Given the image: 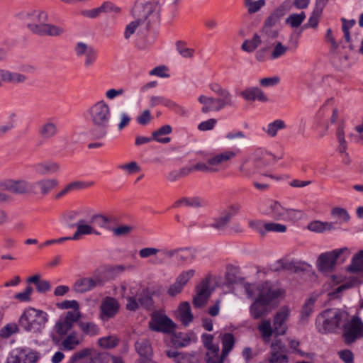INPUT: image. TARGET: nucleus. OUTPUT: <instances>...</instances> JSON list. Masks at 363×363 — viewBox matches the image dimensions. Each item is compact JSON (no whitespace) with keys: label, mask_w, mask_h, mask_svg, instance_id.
Returning a JSON list of instances; mask_svg holds the SVG:
<instances>
[{"label":"nucleus","mask_w":363,"mask_h":363,"mask_svg":"<svg viewBox=\"0 0 363 363\" xmlns=\"http://www.w3.org/2000/svg\"><path fill=\"white\" fill-rule=\"evenodd\" d=\"M316 300L317 297L312 296L306 301L301 312V318H307L311 315L313 311L314 304Z\"/></svg>","instance_id":"47"},{"label":"nucleus","mask_w":363,"mask_h":363,"mask_svg":"<svg viewBox=\"0 0 363 363\" xmlns=\"http://www.w3.org/2000/svg\"><path fill=\"white\" fill-rule=\"evenodd\" d=\"M106 281L104 272L97 270L90 277H82L77 279L73 286V289L78 293H84L96 287L104 286Z\"/></svg>","instance_id":"7"},{"label":"nucleus","mask_w":363,"mask_h":363,"mask_svg":"<svg viewBox=\"0 0 363 363\" xmlns=\"http://www.w3.org/2000/svg\"><path fill=\"white\" fill-rule=\"evenodd\" d=\"M20 18L28 29L39 36L58 37L65 33L62 26L46 23L48 15L41 10H31L20 14Z\"/></svg>","instance_id":"2"},{"label":"nucleus","mask_w":363,"mask_h":363,"mask_svg":"<svg viewBox=\"0 0 363 363\" xmlns=\"http://www.w3.org/2000/svg\"><path fill=\"white\" fill-rule=\"evenodd\" d=\"M178 312L179 319L184 325H188L192 321L193 315L188 302L181 303L179 306Z\"/></svg>","instance_id":"30"},{"label":"nucleus","mask_w":363,"mask_h":363,"mask_svg":"<svg viewBox=\"0 0 363 363\" xmlns=\"http://www.w3.org/2000/svg\"><path fill=\"white\" fill-rule=\"evenodd\" d=\"M258 167L252 159L245 160L240 166V170L245 176H250L254 174Z\"/></svg>","instance_id":"53"},{"label":"nucleus","mask_w":363,"mask_h":363,"mask_svg":"<svg viewBox=\"0 0 363 363\" xmlns=\"http://www.w3.org/2000/svg\"><path fill=\"white\" fill-rule=\"evenodd\" d=\"M27 79V77L17 72H11L9 70L0 69V87L3 82L5 83H22Z\"/></svg>","instance_id":"25"},{"label":"nucleus","mask_w":363,"mask_h":363,"mask_svg":"<svg viewBox=\"0 0 363 363\" xmlns=\"http://www.w3.org/2000/svg\"><path fill=\"white\" fill-rule=\"evenodd\" d=\"M135 349L140 356V359L152 357V349L150 341L147 339H140L135 342Z\"/></svg>","instance_id":"29"},{"label":"nucleus","mask_w":363,"mask_h":363,"mask_svg":"<svg viewBox=\"0 0 363 363\" xmlns=\"http://www.w3.org/2000/svg\"><path fill=\"white\" fill-rule=\"evenodd\" d=\"M265 222L261 220H250L248 222L249 227L257 232L262 237L264 236Z\"/></svg>","instance_id":"59"},{"label":"nucleus","mask_w":363,"mask_h":363,"mask_svg":"<svg viewBox=\"0 0 363 363\" xmlns=\"http://www.w3.org/2000/svg\"><path fill=\"white\" fill-rule=\"evenodd\" d=\"M57 133V128L56 123L50 121L43 124L39 128V135L45 139L55 136Z\"/></svg>","instance_id":"32"},{"label":"nucleus","mask_w":363,"mask_h":363,"mask_svg":"<svg viewBox=\"0 0 363 363\" xmlns=\"http://www.w3.org/2000/svg\"><path fill=\"white\" fill-rule=\"evenodd\" d=\"M342 337L345 344L350 345L357 340L363 338V322L359 316H353L342 324Z\"/></svg>","instance_id":"6"},{"label":"nucleus","mask_w":363,"mask_h":363,"mask_svg":"<svg viewBox=\"0 0 363 363\" xmlns=\"http://www.w3.org/2000/svg\"><path fill=\"white\" fill-rule=\"evenodd\" d=\"M113 220V216H105L101 214L94 215L91 218V222H95L99 226L105 228L107 225Z\"/></svg>","instance_id":"58"},{"label":"nucleus","mask_w":363,"mask_h":363,"mask_svg":"<svg viewBox=\"0 0 363 363\" xmlns=\"http://www.w3.org/2000/svg\"><path fill=\"white\" fill-rule=\"evenodd\" d=\"M306 18L305 12L302 11L300 13L291 14L286 19V23L291 28H298L301 26Z\"/></svg>","instance_id":"49"},{"label":"nucleus","mask_w":363,"mask_h":363,"mask_svg":"<svg viewBox=\"0 0 363 363\" xmlns=\"http://www.w3.org/2000/svg\"><path fill=\"white\" fill-rule=\"evenodd\" d=\"M322 13L323 12H321L320 9H314L308 21V23L305 25V27L316 28L319 23Z\"/></svg>","instance_id":"54"},{"label":"nucleus","mask_w":363,"mask_h":363,"mask_svg":"<svg viewBox=\"0 0 363 363\" xmlns=\"http://www.w3.org/2000/svg\"><path fill=\"white\" fill-rule=\"evenodd\" d=\"M35 362L33 353H26L23 349L13 350L9 354L6 363H34Z\"/></svg>","instance_id":"17"},{"label":"nucleus","mask_w":363,"mask_h":363,"mask_svg":"<svg viewBox=\"0 0 363 363\" xmlns=\"http://www.w3.org/2000/svg\"><path fill=\"white\" fill-rule=\"evenodd\" d=\"M86 186L81 182H74L68 184L65 186L61 191H60L57 195L56 198L60 199L61 197L65 196V195L69 194L76 190L82 189L85 188Z\"/></svg>","instance_id":"42"},{"label":"nucleus","mask_w":363,"mask_h":363,"mask_svg":"<svg viewBox=\"0 0 363 363\" xmlns=\"http://www.w3.org/2000/svg\"><path fill=\"white\" fill-rule=\"evenodd\" d=\"M290 315V309L288 306L281 307L275 314L273 320L274 333L276 335H283L287 330L286 324Z\"/></svg>","instance_id":"14"},{"label":"nucleus","mask_w":363,"mask_h":363,"mask_svg":"<svg viewBox=\"0 0 363 363\" xmlns=\"http://www.w3.org/2000/svg\"><path fill=\"white\" fill-rule=\"evenodd\" d=\"M240 152V149H228L215 155L209 159V164L212 165L213 170L218 172L224 168L225 165L235 158Z\"/></svg>","instance_id":"11"},{"label":"nucleus","mask_w":363,"mask_h":363,"mask_svg":"<svg viewBox=\"0 0 363 363\" xmlns=\"http://www.w3.org/2000/svg\"><path fill=\"white\" fill-rule=\"evenodd\" d=\"M27 282L29 284H34L36 286V289L40 293H45L50 289V284L48 281L40 280V275L35 274L30 277L27 279Z\"/></svg>","instance_id":"36"},{"label":"nucleus","mask_w":363,"mask_h":363,"mask_svg":"<svg viewBox=\"0 0 363 363\" xmlns=\"http://www.w3.org/2000/svg\"><path fill=\"white\" fill-rule=\"evenodd\" d=\"M347 320V313L337 309H326L315 320L316 328L322 334L333 333Z\"/></svg>","instance_id":"3"},{"label":"nucleus","mask_w":363,"mask_h":363,"mask_svg":"<svg viewBox=\"0 0 363 363\" xmlns=\"http://www.w3.org/2000/svg\"><path fill=\"white\" fill-rule=\"evenodd\" d=\"M198 101L202 104L201 112L207 113L212 111H219L224 108L217 98L208 97L201 95L199 97Z\"/></svg>","instance_id":"22"},{"label":"nucleus","mask_w":363,"mask_h":363,"mask_svg":"<svg viewBox=\"0 0 363 363\" xmlns=\"http://www.w3.org/2000/svg\"><path fill=\"white\" fill-rule=\"evenodd\" d=\"M240 96L248 101H259L261 102H267V96L258 87H248L238 94Z\"/></svg>","instance_id":"19"},{"label":"nucleus","mask_w":363,"mask_h":363,"mask_svg":"<svg viewBox=\"0 0 363 363\" xmlns=\"http://www.w3.org/2000/svg\"><path fill=\"white\" fill-rule=\"evenodd\" d=\"M223 356L227 357L229 352L233 350L235 345V337L232 333H227L223 335L221 337Z\"/></svg>","instance_id":"38"},{"label":"nucleus","mask_w":363,"mask_h":363,"mask_svg":"<svg viewBox=\"0 0 363 363\" xmlns=\"http://www.w3.org/2000/svg\"><path fill=\"white\" fill-rule=\"evenodd\" d=\"M261 43L260 36L255 33L251 40H245L243 42L242 49L245 52H252L258 48Z\"/></svg>","instance_id":"43"},{"label":"nucleus","mask_w":363,"mask_h":363,"mask_svg":"<svg viewBox=\"0 0 363 363\" xmlns=\"http://www.w3.org/2000/svg\"><path fill=\"white\" fill-rule=\"evenodd\" d=\"M303 212L301 210L285 208L284 216L282 220L296 222L302 218Z\"/></svg>","instance_id":"48"},{"label":"nucleus","mask_w":363,"mask_h":363,"mask_svg":"<svg viewBox=\"0 0 363 363\" xmlns=\"http://www.w3.org/2000/svg\"><path fill=\"white\" fill-rule=\"evenodd\" d=\"M94 233H96V231L90 225L84 224V220H79L74 235L70 238L71 240H77L80 235H91Z\"/></svg>","instance_id":"39"},{"label":"nucleus","mask_w":363,"mask_h":363,"mask_svg":"<svg viewBox=\"0 0 363 363\" xmlns=\"http://www.w3.org/2000/svg\"><path fill=\"white\" fill-rule=\"evenodd\" d=\"M285 208L281 204L274 200H266L259 205V211L266 216L277 220H283Z\"/></svg>","instance_id":"10"},{"label":"nucleus","mask_w":363,"mask_h":363,"mask_svg":"<svg viewBox=\"0 0 363 363\" xmlns=\"http://www.w3.org/2000/svg\"><path fill=\"white\" fill-rule=\"evenodd\" d=\"M78 325L80 330L86 335L95 336L99 333V328L93 322L80 321Z\"/></svg>","instance_id":"40"},{"label":"nucleus","mask_w":363,"mask_h":363,"mask_svg":"<svg viewBox=\"0 0 363 363\" xmlns=\"http://www.w3.org/2000/svg\"><path fill=\"white\" fill-rule=\"evenodd\" d=\"M149 105L153 108L159 105H162L169 109L174 110L176 112L182 111V108L177 104L170 99L166 98L162 96H152L150 99Z\"/></svg>","instance_id":"23"},{"label":"nucleus","mask_w":363,"mask_h":363,"mask_svg":"<svg viewBox=\"0 0 363 363\" xmlns=\"http://www.w3.org/2000/svg\"><path fill=\"white\" fill-rule=\"evenodd\" d=\"M33 291V289L30 286H28L23 291L16 294L14 298L21 302H28L30 301Z\"/></svg>","instance_id":"63"},{"label":"nucleus","mask_w":363,"mask_h":363,"mask_svg":"<svg viewBox=\"0 0 363 363\" xmlns=\"http://www.w3.org/2000/svg\"><path fill=\"white\" fill-rule=\"evenodd\" d=\"M74 52L77 57H84V65L86 67L93 66L97 60V50L84 43H77L74 47Z\"/></svg>","instance_id":"12"},{"label":"nucleus","mask_w":363,"mask_h":363,"mask_svg":"<svg viewBox=\"0 0 363 363\" xmlns=\"http://www.w3.org/2000/svg\"><path fill=\"white\" fill-rule=\"evenodd\" d=\"M240 209V206L238 203L230 206L228 211L223 216L215 220L213 226L218 229L222 228L230 221L233 216L239 212Z\"/></svg>","instance_id":"26"},{"label":"nucleus","mask_w":363,"mask_h":363,"mask_svg":"<svg viewBox=\"0 0 363 363\" xmlns=\"http://www.w3.org/2000/svg\"><path fill=\"white\" fill-rule=\"evenodd\" d=\"M207 350L206 354L207 363H223V360L227 357L223 356V352L220 355L219 354V347L218 345L208 349Z\"/></svg>","instance_id":"37"},{"label":"nucleus","mask_w":363,"mask_h":363,"mask_svg":"<svg viewBox=\"0 0 363 363\" xmlns=\"http://www.w3.org/2000/svg\"><path fill=\"white\" fill-rule=\"evenodd\" d=\"M257 330L263 342L264 343L269 342L271 337L274 333V328L272 327L270 320H262L257 325Z\"/></svg>","instance_id":"27"},{"label":"nucleus","mask_w":363,"mask_h":363,"mask_svg":"<svg viewBox=\"0 0 363 363\" xmlns=\"http://www.w3.org/2000/svg\"><path fill=\"white\" fill-rule=\"evenodd\" d=\"M58 184V182L55 179H42L36 183L39 187L41 194H48L50 191L55 189Z\"/></svg>","instance_id":"41"},{"label":"nucleus","mask_w":363,"mask_h":363,"mask_svg":"<svg viewBox=\"0 0 363 363\" xmlns=\"http://www.w3.org/2000/svg\"><path fill=\"white\" fill-rule=\"evenodd\" d=\"M172 130L169 125H164L152 133V139L161 143H167L171 140L170 138L162 137V135L170 134Z\"/></svg>","instance_id":"33"},{"label":"nucleus","mask_w":363,"mask_h":363,"mask_svg":"<svg viewBox=\"0 0 363 363\" xmlns=\"http://www.w3.org/2000/svg\"><path fill=\"white\" fill-rule=\"evenodd\" d=\"M79 345V340L76 332L69 333L63 339L60 345L65 350H72Z\"/></svg>","instance_id":"35"},{"label":"nucleus","mask_w":363,"mask_h":363,"mask_svg":"<svg viewBox=\"0 0 363 363\" xmlns=\"http://www.w3.org/2000/svg\"><path fill=\"white\" fill-rule=\"evenodd\" d=\"M118 342V340L114 336L101 337L98 341L100 347L108 349L116 347Z\"/></svg>","instance_id":"57"},{"label":"nucleus","mask_w":363,"mask_h":363,"mask_svg":"<svg viewBox=\"0 0 363 363\" xmlns=\"http://www.w3.org/2000/svg\"><path fill=\"white\" fill-rule=\"evenodd\" d=\"M288 50V48L286 46H284L282 45L281 43L278 42L276 43L273 51L271 54L270 58L271 59H277L283 55H285L286 51Z\"/></svg>","instance_id":"64"},{"label":"nucleus","mask_w":363,"mask_h":363,"mask_svg":"<svg viewBox=\"0 0 363 363\" xmlns=\"http://www.w3.org/2000/svg\"><path fill=\"white\" fill-rule=\"evenodd\" d=\"M264 228V235L269 232L285 233L286 231V226L285 225L272 222L266 223Z\"/></svg>","instance_id":"56"},{"label":"nucleus","mask_w":363,"mask_h":363,"mask_svg":"<svg viewBox=\"0 0 363 363\" xmlns=\"http://www.w3.org/2000/svg\"><path fill=\"white\" fill-rule=\"evenodd\" d=\"M210 279L206 277L203 279L196 287V295L194 296L193 303L195 307L203 306L210 295L209 290Z\"/></svg>","instance_id":"16"},{"label":"nucleus","mask_w":363,"mask_h":363,"mask_svg":"<svg viewBox=\"0 0 363 363\" xmlns=\"http://www.w3.org/2000/svg\"><path fill=\"white\" fill-rule=\"evenodd\" d=\"M118 301L112 297H106L101 302L100 306L101 318L103 320H108L114 317L119 310Z\"/></svg>","instance_id":"15"},{"label":"nucleus","mask_w":363,"mask_h":363,"mask_svg":"<svg viewBox=\"0 0 363 363\" xmlns=\"http://www.w3.org/2000/svg\"><path fill=\"white\" fill-rule=\"evenodd\" d=\"M209 88L218 96L217 99L223 108L226 106H232L233 105V96L228 90L223 88L218 83H211L209 85Z\"/></svg>","instance_id":"18"},{"label":"nucleus","mask_w":363,"mask_h":363,"mask_svg":"<svg viewBox=\"0 0 363 363\" xmlns=\"http://www.w3.org/2000/svg\"><path fill=\"white\" fill-rule=\"evenodd\" d=\"M6 188L14 193L23 194L28 191L29 186L25 181H9L6 184Z\"/></svg>","instance_id":"34"},{"label":"nucleus","mask_w":363,"mask_h":363,"mask_svg":"<svg viewBox=\"0 0 363 363\" xmlns=\"http://www.w3.org/2000/svg\"><path fill=\"white\" fill-rule=\"evenodd\" d=\"M160 9L158 1L147 2L143 6V14L140 18V20H146L148 16L155 13H158Z\"/></svg>","instance_id":"44"},{"label":"nucleus","mask_w":363,"mask_h":363,"mask_svg":"<svg viewBox=\"0 0 363 363\" xmlns=\"http://www.w3.org/2000/svg\"><path fill=\"white\" fill-rule=\"evenodd\" d=\"M92 350L90 348H84L74 353L69 359V363H78L80 359L87 357L91 354Z\"/></svg>","instance_id":"60"},{"label":"nucleus","mask_w":363,"mask_h":363,"mask_svg":"<svg viewBox=\"0 0 363 363\" xmlns=\"http://www.w3.org/2000/svg\"><path fill=\"white\" fill-rule=\"evenodd\" d=\"M245 291L250 298H256L250 307V315L255 319L262 318L268 314L267 306L274 299L281 297L284 291L281 289H273L267 282L246 284Z\"/></svg>","instance_id":"1"},{"label":"nucleus","mask_w":363,"mask_h":363,"mask_svg":"<svg viewBox=\"0 0 363 363\" xmlns=\"http://www.w3.org/2000/svg\"><path fill=\"white\" fill-rule=\"evenodd\" d=\"M177 50L179 53L184 57L191 58L194 56V50L186 47V43L183 41H179L176 44Z\"/></svg>","instance_id":"55"},{"label":"nucleus","mask_w":363,"mask_h":363,"mask_svg":"<svg viewBox=\"0 0 363 363\" xmlns=\"http://www.w3.org/2000/svg\"><path fill=\"white\" fill-rule=\"evenodd\" d=\"M92 352L91 354L89 355V363H109L110 356L106 353H98L94 349L90 348Z\"/></svg>","instance_id":"52"},{"label":"nucleus","mask_w":363,"mask_h":363,"mask_svg":"<svg viewBox=\"0 0 363 363\" xmlns=\"http://www.w3.org/2000/svg\"><path fill=\"white\" fill-rule=\"evenodd\" d=\"M87 113L92 125L99 130V133L96 134V137H104L107 133L111 116L109 105L104 100L97 101L90 106Z\"/></svg>","instance_id":"5"},{"label":"nucleus","mask_w":363,"mask_h":363,"mask_svg":"<svg viewBox=\"0 0 363 363\" xmlns=\"http://www.w3.org/2000/svg\"><path fill=\"white\" fill-rule=\"evenodd\" d=\"M305 265H306V263H301L298 262L289 260L287 258H282L276 262L274 269L275 271L287 270L296 272L298 271L304 270Z\"/></svg>","instance_id":"21"},{"label":"nucleus","mask_w":363,"mask_h":363,"mask_svg":"<svg viewBox=\"0 0 363 363\" xmlns=\"http://www.w3.org/2000/svg\"><path fill=\"white\" fill-rule=\"evenodd\" d=\"M19 325L16 323H10L4 326L0 330V337L3 338H8L13 334L17 333L19 331Z\"/></svg>","instance_id":"50"},{"label":"nucleus","mask_w":363,"mask_h":363,"mask_svg":"<svg viewBox=\"0 0 363 363\" xmlns=\"http://www.w3.org/2000/svg\"><path fill=\"white\" fill-rule=\"evenodd\" d=\"M174 328L173 321L161 311H155L152 313L149 322V328L151 330L169 333Z\"/></svg>","instance_id":"8"},{"label":"nucleus","mask_w":363,"mask_h":363,"mask_svg":"<svg viewBox=\"0 0 363 363\" xmlns=\"http://www.w3.org/2000/svg\"><path fill=\"white\" fill-rule=\"evenodd\" d=\"M286 347L284 344L277 340L271 344V352L267 361L260 363H287L288 357L285 354Z\"/></svg>","instance_id":"13"},{"label":"nucleus","mask_w":363,"mask_h":363,"mask_svg":"<svg viewBox=\"0 0 363 363\" xmlns=\"http://www.w3.org/2000/svg\"><path fill=\"white\" fill-rule=\"evenodd\" d=\"M347 250V248L345 247L320 254L318 258V269L325 272L332 271L335 266L337 258L343 252Z\"/></svg>","instance_id":"9"},{"label":"nucleus","mask_w":363,"mask_h":363,"mask_svg":"<svg viewBox=\"0 0 363 363\" xmlns=\"http://www.w3.org/2000/svg\"><path fill=\"white\" fill-rule=\"evenodd\" d=\"M72 326L73 325L70 324L69 322L64 320L60 318L55 323V330L60 337H62L68 334Z\"/></svg>","instance_id":"45"},{"label":"nucleus","mask_w":363,"mask_h":363,"mask_svg":"<svg viewBox=\"0 0 363 363\" xmlns=\"http://www.w3.org/2000/svg\"><path fill=\"white\" fill-rule=\"evenodd\" d=\"M251 159L257 167H260L273 162L274 160V156L270 152L259 148L254 152Z\"/></svg>","instance_id":"24"},{"label":"nucleus","mask_w":363,"mask_h":363,"mask_svg":"<svg viewBox=\"0 0 363 363\" xmlns=\"http://www.w3.org/2000/svg\"><path fill=\"white\" fill-rule=\"evenodd\" d=\"M59 169L60 164L55 162H44L35 165V172L41 175L55 173Z\"/></svg>","instance_id":"28"},{"label":"nucleus","mask_w":363,"mask_h":363,"mask_svg":"<svg viewBox=\"0 0 363 363\" xmlns=\"http://www.w3.org/2000/svg\"><path fill=\"white\" fill-rule=\"evenodd\" d=\"M167 355L177 363H199V355L197 352L185 353L169 350L167 352Z\"/></svg>","instance_id":"20"},{"label":"nucleus","mask_w":363,"mask_h":363,"mask_svg":"<svg viewBox=\"0 0 363 363\" xmlns=\"http://www.w3.org/2000/svg\"><path fill=\"white\" fill-rule=\"evenodd\" d=\"M331 214L334 217H337L342 222H348L350 216L347 211L342 208L336 207L332 209Z\"/></svg>","instance_id":"61"},{"label":"nucleus","mask_w":363,"mask_h":363,"mask_svg":"<svg viewBox=\"0 0 363 363\" xmlns=\"http://www.w3.org/2000/svg\"><path fill=\"white\" fill-rule=\"evenodd\" d=\"M118 168L126 172L129 174L137 173L140 170V168L136 162H130L127 164H119Z\"/></svg>","instance_id":"62"},{"label":"nucleus","mask_w":363,"mask_h":363,"mask_svg":"<svg viewBox=\"0 0 363 363\" xmlns=\"http://www.w3.org/2000/svg\"><path fill=\"white\" fill-rule=\"evenodd\" d=\"M349 270L352 272L363 273V250L354 255Z\"/></svg>","instance_id":"46"},{"label":"nucleus","mask_w":363,"mask_h":363,"mask_svg":"<svg viewBox=\"0 0 363 363\" xmlns=\"http://www.w3.org/2000/svg\"><path fill=\"white\" fill-rule=\"evenodd\" d=\"M307 228L310 231L321 233L325 231H330L335 228L333 223L313 220L308 223Z\"/></svg>","instance_id":"31"},{"label":"nucleus","mask_w":363,"mask_h":363,"mask_svg":"<svg viewBox=\"0 0 363 363\" xmlns=\"http://www.w3.org/2000/svg\"><path fill=\"white\" fill-rule=\"evenodd\" d=\"M286 128L284 121L278 119L267 125L266 133L271 137L276 136L277 131Z\"/></svg>","instance_id":"51"},{"label":"nucleus","mask_w":363,"mask_h":363,"mask_svg":"<svg viewBox=\"0 0 363 363\" xmlns=\"http://www.w3.org/2000/svg\"><path fill=\"white\" fill-rule=\"evenodd\" d=\"M48 321V315L45 311L28 307L19 317L18 325L26 332L37 333L44 329Z\"/></svg>","instance_id":"4"}]
</instances>
